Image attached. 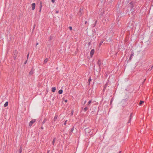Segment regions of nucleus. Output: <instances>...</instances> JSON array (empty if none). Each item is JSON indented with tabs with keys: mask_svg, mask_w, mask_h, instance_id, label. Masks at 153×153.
Segmentation results:
<instances>
[{
	"mask_svg": "<svg viewBox=\"0 0 153 153\" xmlns=\"http://www.w3.org/2000/svg\"><path fill=\"white\" fill-rule=\"evenodd\" d=\"M102 63V61L99 59L98 60L97 62V64L98 65V66L99 67V71H100V65Z\"/></svg>",
	"mask_w": 153,
	"mask_h": 153,
	"instance_id": "1",
	"label": "nucleus"
},
{
	"mask_svg": "<svg viewBox=\"0 0 153 153\" xmlns=\"http://www.w3.org/2000/svg\"><path fill=\"white\" fill-rule=\"evenodd\" d=\"M36 122V120L33 119L30 121L29 123V125L30 126H31L33 124Z\"/></svg>",
	"mask_w": 153,
	"mask_h": 153,
	"instance_id": "2",
	"label": "nucleus"
},
{
	"mask_svg": "<svg viewBox=\"0 0 153 153\" xmlns=\"http://www.w3.org/2000/svg\"><path fill=\"white\" fill-rule=\"evenodd\" d=\"M17 54V51H15L13 52V57L14 59H16Z\"/></svg>",
	"mask_w": 153,
	"mask_h": 153,
	"instance_id": "3",
	"label": "nucleus"
},
{
	"mask_svg": "<svg viewBox=\"0 0 153 153\" xmlns=\"http://www.w3.org/2000/svg\"><path fill=\"white\" fill-rule=\"evenodd\" d=\"M31 6L32 7V9L33 10H34L35 9V6H36L35 3H32L31 4Z\"/></svg>",
	"mask_w": 153,
	"mask_h": 153,
	"instance_id": "4",
	"label": "nucleus"
},
{
	"mask_svg": "<svg viewBox=\"0 0 153 153\" xmlns=\"http://www.w3.org/2000/svg\"><path fill=\"white\" fill-rule=\"evenodd\" d=\"M91 130H90L89 128H86L85 130V133H88L91 132Z\"/></svg>",
	"mask_w": 153,
	"mask_h": 153,
	"instance_id": "5",
	"label": "nucleus"
},
{
	"mask_svg": "<svg viewBox=\"0 0 153 153\" xmlns=\"http://www.w3.org/2000/svg\"><path fill=\"white\" fill-rule=\"evenodd\" d=\"M42 2L41 1L40 2V7H39V8H40V10H39V12H41V9H42Z\"/></svg>",
	"mask_w": 153,
	"mask_h": 153,
	"instance_id": "6",
	"label": "nucleus"
},
{
	"mask_svg": "<svg viewBox=\"0 0 153 153\" xmlns=\"http://www.w3.org/2000/svg\"><path fill=\"white\" fill-rule=\"evenodd\" d=\"M95 50L94 49H92L90 52V55L91 56L94 54V53Z\"/></svg>",
	"mask_w": 153,
	"mask_h": 153,
	"instance_id": "7",
	"label": "nucleus"
},
{
	"mask_svg": "<svg viewBox=\"0 0 153 153\" xmlns=\"http://www.w3.org/2000/svg\"><path fill=\"white\" fill-rule=\"evenodd\" d=\"M56 90V88L55 87H53L52 88V91L53 92H54Z\"/></svg>",
	"mask_w": 153,
	"mask_h": 153,
	"instance_id": "8",
	"label": "nucleus"
},
{
	"mask_svg": "<svg viewBox=\"0 0 153 153\" xmlns=\"http://www.w3.org/2000/svg\"><path fill=\"white\" fill-rule=\"evenodd\" d=\"M134 53L133 52H132V53L130 55V56L129 58V60H131L132 59V57L133 56Z\"/></svg>",
	"mask_w": 153,
	"mask_h": 153,
	"instance_id": "9",
	"label": "nucleus"
},
{
	"mask_svg": "<svg viewBox=\"0 0 153 153\" xmlns=\"http://www.w3.org/2000/svg\"><path fill=\"white\" fill-rule=\"evenodd\" d=\"M8 102H6L4 105V106L5 107L7 106L8 105Z\"/></svg>",
	"mask_w": 153,
	"mask_h": 153,
	"instance_id": "10",
	"label": "nucleus"
},
{
	"mask_svg": "<svg viewBox=\"0 0 153 153\" xmlns=\"http://www.w3.org/2000/svg\"><path fill=\"white\" fill-rule=\"evenodd\" d=\"M48 61V59L46 58V59H45L44 61V64L46 63H47V62Z\"/></svg>",
	"mask_w": 153,
	"mask_h": 153,
	"instance_id": "11",
	"label": "nucleus"
},
{
	"mask_svg": "<svg viewBox=\"0 0 153 153\" xmlns=\"http://www.w3.org/2000/svg\"><path fill=\"white\" fill-rule=\"evenodd\" d=\"M62 92L63 91L62 90H60L59 91L58 93L59 94H61L62 93Z\"/></svg>",
	"mask_w": 153,
	"mask_h": 153,
	"instance_id": "12",
	"label": "nucleus"
},
{
	"mask_svg": "<svg viewBox=\"0 0 153 153\" xmlns=\"http://www.w3.org/2000/svg\"><path fill=\"white\" fill-rule=\"evenodd\" d=\"M132 113H131V115H130V119L128 122V123H130L131 121V117H132Z\"/></svg>",
	"mask_w": 153,
	"mask_h": 153,
	"instance_id": "13",
	"label": "nucleus"
},
{
	"mask_svg": "<svg viewBox=\"0 0 153 153\" xmlns=\"http://www.w3.org/2000/svg\"><path fill=\"white\" fill-rule=\"evenodd\" d=\"M103 42V41H102L101 42H100L99 45V47H100L101 46V45L102 44Z\"/></svg>",
	"mask_w": 153,
	"mask_h": 153,
	"instance_id": "14",
	"label": "nucleus"
},
{
	"mask_svg": "<svg viewBox=\"0 0 153 153\" xmlns=\"http://www.w3.org/2000/svg\"><path fill=\"white\" fill-rule=\"evenodd\" d=\"M144 102V101H140L139 103V105H141Z\"/></svg>",
	"mask_w": 153,
	"mask_h": 153,
	"instance_id": "15",
	"label": "nucleus"
},
{
	"mask_svg": "<svg viewBox=\"0 0 153 153\" xmlns=\"http://www.w3.org/2000/svg\"><path fill=\"white\" fill-rule=\"evenodd\" d=\"M55 138H54L53 140V141H52V144L53 145H54V144L55 143Z\"/></svg>",
	"mask_w": 153,
	"mask_h": 153,
	"instance_id": "16",
	"label": "nucleus"
},
{
	"mask_svg": "<svg viewBox=\"0 0 153 153\" xmlns=\"http://www.w3.org/2000/svg\"><path fill=\"white\" fill-rule=\"evenodd\" d=\"M22 149L21 148H20L19 151V153H21L22 152Z\"/></svg>",
	"mask_w": 153,
	"mask_h": 153,
	"instance_id": "17",
	"label": "nucleus"
},
{
	"mask_svg": "<svg viewBox=\"0 0 153 153\" xmlns=\"http://www.w3.org/2000/svg\"><path fill=\"white\" fill-rule=\"evenodd\" d=\"M33 74V71H30L29 73V74L30 75H32Z\"/></svg>",
	"mask_w": 153,
	"mask_h": 153,
	"instance_id": "18",
	"label": "nucleus"
},
{
	"mask_svg": "<svg viewBox=\"0 0 153 153\" xmlns=\"http://www.w3.org/2000/svg\"><path fill=\"white\" fill-rule=\"evenodd\" d=\"M88 109V108L87 107H86L84 108V110L85 111H86Z\"/></svg>",
	"mask_w": 153,
	"mask_h": 153,
	"instance_id": "19",
	"label": "nucleus"
},
{
	"mask_svg": "<svg viewBox=\"0 0 153 153\" xmlns=\"http://www.w3.org/2000/svg\"><path fill=\"white\" fill-rule=\"evenodd\" d=\"M69 28L70 30H71L72 29V27L71 26L69 27Z\"/></svg>",
	"mask_w": 153,
	"mask_h": 153,
	"instance_id": "20",
	"label": "nucleus"
},
{
	"mask_svg": "<svg viewBox=\"0 0 153 153\" xmlns=\"http://www.w3.org/2000/svg\"><path fill=\"white\" fill-rule=\"evenodd\" d=\"M91 100H90L88 102V105H89L91 102Z\"/></svg>",
	"mask_w": 153,
	"mask_h": 153,
	"instance_id": "21",
	"label": "nucleus"
},
{
	"mask_svg": "<svg viewBox=\"0 0 153 153\" xmlns=\"http://www.w3.org/2000/svg\"><path fill=\"white\" fill-rule=\"evenodd\" d=\"M55 0H51V1L53 3H54L55 2Z\"/></svg>",
	"mask_w": 153,
	"mask_h": 153,
	"instance_id": "22",
	"label": "nucleus"
},
{
	"mask_svg": "<svg viewBox=\"0 0 153 153\" xmlns=\"http://www.w3.org/2000/svg\"><path fill=\"white\" fill-rule=\"evenodd\" d=\"M64 101L65 102H67V100H64Z\"/></svg>",
	"mask_w": 153,
	"mask_h": 153,
	"instance_id": "23",
	"label": "nucleus"
},
{
	"mask_svg": "<svg viewBox=\"0 0 153 153\" xmlns=\"http://www.w3.org/2000/svg\"><path fill=\"white\" fill-rule=\"evenodd\" d=\"M45 121H46V119H45V120H43V123H44L45 122Z\"/></svg>",
	"mask_w": 153,
	"mask_h": 153,
	"instance_id": "24",
	"label": "nucleus"
},
{
	"mask_svg": "<svg viewBox=\"0 0 153 153\" xmlns=\"http://www.w3.org/2000/svg\"><path fill=\"white\" fill-rule=\"evenodd\" d=\"M38 44H39L38 43H36V46H37L38 45Z\"/></svg>",
	"mask_w": 153,
	"mask_h": 153,
	"instance_id": "25",
	"label": "nucleus"
},
{
	"mask_svg": "<svg viewBox=\"0 0 153 153\" xmlns=\"http://www.w3.org/2000/svg\"><path fill=\"white\" fill-rule=\"evenodd\" d=\"M67 121V120H66V121H65V123H64V125H65V124H66Z\"/></svg>",
	"mask_w": 153,
	"mask_h": 153,
	"instance_id": "26",
	"label": "nucleus"
},
{
	"mask_svg": "<svg viewBox=\"0 0 153 153\" xmlns=\"http://www.w3.org/2000/svg\"><path fill=\"white\" fill-rule=\"evenodd\" d=\"M91 79H88V81H89V82H90L91 81Z\"/></svg>",
	"mask_w": 153,
	"mask_h": 153,
	"instance_id": "27",
	"label": "nucleus"
},
{
	"mask_svg": "<svg viewBox=\"0 0 153 153\" xmlns=\"http://www.w3.org/2000/svg\"><path fill=\"white\" fill-rule=\"evenodd\" d=\"M59 12V11H56V13H58Z\"/></svg>",
	"mask_w": 153,
	"mask_h": 153,
	"instance_id": "28",
	"label": "nucleus"
},
{
	"mask_svg": "<svg viewBox=\"0 0 153 153\" xmlns=\"http://www.w3.org/2000/svg\"><path fill=\"white\" fill-rule=\"evenodd\" d=\"M73 111H72L71 112V114L72 115H73Z\"/></svg>",
	"mask_w": 153,
	"mask_h": 153,
	"instance_id": "29",
	"label": "nucleus"
},
{
	"mask_svg": "<svg viewBox=\"0 0 153 153\" xmlns=\"http://www.w3.org/2000/svg\"><path fill=\"white\" fill-rule=\"evenodd\" d=\"M27 61H25V63H24L25 64H26V63H27Z\"/></svg>",
	"mask_w": 153,
	"mask_h": 153,
	"instance_id": "30",
	"label": "nucleus"
},
{
	"mask_svg": "<svg viewBox=\"0 0 153 153\" xmlns=\"http://www.w3.org/2000/svg\"><path fill=\"white\" fill-rule=\"evenodd\" d=\"M82 10V9H80V11L81 12Z\"/></svg>",
	"mask_w": 153,
	"mask_h": 153,
	"instance_id": "31",
	"label": "nucleus"
},
{
	"mask_svg": "<svg viewBox=\"0 0 153 153\" xmlns=\"http://www.w3.org/2000/svg\"><path fill=\"white\" fill-rule=\"evenodd\" d=\"M73 130H74L73 128H72L71 129V131H73Z\"/></svg>",
	"mask_w": 153,
	"mask_h": 153,
	"instance_id": "32",
	"label": "nucleus"
},
{
	"mask_svg": "<svg viewBox=\"0 0 153 153\" xmlns=\"http://www.w3.org/2000/svg\"><path fill=\"white\" fill-rule=\"evenodd\" d=\"M57 118V117H55V118H54V119H56Z\"/></svg>",
	"mask_w": 153,
	"mask_h": 153,
	"instance_id": "33",
	"label": "nucleus"
},
{
	"mask_svg": "<svg viewBox=\"0 0 153 153\" xmlns=\"http://www.w3.org/2000/svg\"><path fill=\"white\" fill-rule=\"evenodd\" d=\"M28 56H29V54H28V55H27V58H28Z\"/></svg>",
	"mask_w": 153,
	"mask_h": 153,
	"instance_id": "34",
	"label": "nucleus"
},
{
	"mask_svg": "<svg viewBox=\"0 0 153 153\" xmlns=\"http://www.w3.org/2000/svg\"><path fill=\"white\" fill-rule=\"evenodd\" d=\"M86 102V101H85V102H84V104H85V103Z\"/></svg>",
	"mask_w": 153,
	"mask_h": 153,
	"instance_id": "35",
	"label": "nucleus"
},
{
	"mask_svg": "<svg viewBox=\"0 0 153 153\" xmlns=\"http://www.w3.org/2000/svg\"><path fill=\"white\" fill-rule=\"evenodd\" d=\"M121 152V151H120L119 152V153H120V152Z\"/></svg>",
	"mask_w": 153,
	"mask_h": 153,
	"instance_id": "36",
	"label": "nucleus"
},
{
	"mask_svg": "<svg viewBox=\"0 0 153 153\" xmlns=\"http://www.w3.org/2000/svg\"><path fill=\"white\" fill-rule=\"evenodd\" d=\"M152 67H153V66Z\"/></svg>",
	"mask_w": 153,
	"mask_h": 153,
	"instance_id": "37",
	"label": "nucleus"
}]
</instances>
